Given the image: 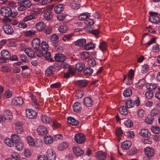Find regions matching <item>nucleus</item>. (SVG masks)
<instances>
[{
    "label": "nucleus",
    "mask_w": 160,
    "mask_h": 160,
    "mask_svg": "<svg viewBox=\"0 0 160 160\" xmlns=\"http://www.w3.org/2000/svg\"><path fill=\"white\" fill-rule=\"evenodd\" d=\"M119 111L121 114L125 115L128 114V111L126 107L124 106H122L119 108Z\"/></svg>",
    "instance_id": "40"
},
{
    "label": "nucleus",
    "mask_w": 160,
    "mask_h": 160,
    "mask_svg": "<svg viewBox=\"0 0 160 160\" xmlns=\"http://www.w3.org/2000/svg\"><path fill=\"white\" fill-rule=\"evenodd\" d=\"M46 157L48 160H55L56 155L53 150L52 149H48L46 152Z\"/></svg>",
    "instance_id": "4"
},
{
    "label": "nucleus",
    "mask_w": 160,
    "mask_h": 160,
    "mask_svg": "<svg viewBox=\"0 0 160 160\" xmlns=\"http://www.w3.org/2000/svg\"><path fill=\"white\" fill-rule=\"evenodd\" d=\"M53 66L48 67L45 71V75L48 76H52L53 74Z\"/></svg>",
    "instance_id": "32"
},
{
    "label": "nucleus",
    "mask_w": 160,
    "mask_h": 160,
    "mask_svg": "<svg viewBox=\"0 0 160 160\" xmlns=\"http://www.w3.org/2000/svg\"><path fill=\"white\" fill-rule=\"evenodd\" d=\"M67 120L68 123L73 126H77L79 124V122L78 120L71 117H68Z\"/></svg>",
    "instance_id": "25"
},
{
    "label": "nucleus",
    "mask_w": 160,
    "mask_h": 160,
    "mask_svg": "<svg viewBox=\"0 0 160 160\" xmlns=\"http://www.w3.org/2000/svg\"><path fill=\"white\" fill-rule=\"evenodd\" d=\"M140 135L142 137H147L149 136V133L148 129H142L139 132Z\"/></svg>",
    "instance_id": "34"
},
{
    "label": "nucleus",
    "mask_w": 160,
    "mask_h": 160,
    "mask_svg": "<svg viewBox=\"0 0 160 160\" xmlns=\"http://www.w3.org/2000/svg\"><path fill=\"white\" fill-rule=\"evenodd\" d=\"M35 17L33 15H30L26 17H25L23 19V20L25 22H27L32 19L35 18Z\"/></svg>",
    "instance_id": "49"
},
{
    "label": "nucleus",
    "mask_w": 160,
    "mask_h": 160,
    "mask_svg": "<svg viewBox=\"0 0 160 160\" xmlns=\"http://www.w3.org/2000/svg\"><path fill=\"white\" fill-rule=\"evenodd\" d=\"M124 124V125L128 128H130L133 125V123L130 120H128L125 121Z\"/></svg>",
    "instance_id": "56"
},
{
    "label": "nucleus",
    "mask_w": 160,
    "mask_h": 160,
    "mask_svg": "<svg viewBox=\"0 0 160 160\" xmlns=\"http://www.w3.org/2000/svg\"><path fill=\"white\" fill-rule=\"evenodd\" d=\"M37 130L39 134L41 135L46 134L48 133L47 129L46 127L42 126L38 127Z\"/></svg>",
    "instance_id": "18"
},
{
    "label": "nucleus",
    "mask_w": 160,
    "mask_h": 160,
    "mask_svg": "<svg viewBox=\"0 0 160 160\" xmlns=\"http://www.w3.org/2000/svg\"><path fill=\"white\" fill-rule=\"evenodd\" d=\"M27 139L28 141V143L30 146L32 147L35 146V142L32 137L31 136H28L27 137Z\"/></svg>",
    "instance_id": "31"
},
{
    "label": "nucleus",
    "mask_w": 160,
    "mask_h": 160,
    "mask_svg": "<svg viewBox=\"0 0 160 160\" xmlns=\"http://www.w3.org/2000/svg\"><path fill=\"white\" fill-rule=\"evenodd\" d=\"M132 93V90L130 89L125 90L123 93V95L125 97H129L131 95Z\"/></svg>",
    "instance_id": "48"
},
{
    "label": "nucleus",
    "mask_w": 160,
    "mask_h": 160,
    "mask_svg": "<svg viewBox=\"0 0 160 160\" xmlns=\"http://www.w3.org/2000/svg\"><path fill=\"white\" fill-rule=\"evenodd\" d=\"M2 57L6 60L9 59L11 58V56L9 52L6 50H3L1 52Z\"/></svg>",
    "instance_id": "28"
},
{
    "label": "nucleus",
    "mask_w": 160,
    "mask_h": 160,
    "mask_svg": "<svg viewBox=\"0 0 160 160\" xmlns=\"http://www.w3.org/2000/svg\"><path fill=\"white\" fill-rule=\"evenodd\" d=\"M22 4V5H23L27 9V8H30L31 3L30 1L28 0H25L21 2Z\"/></svg>",
    "instance_id": "41"
},
{
    "label": "nucleus",
    "mask_w": 160,
    "mask_h": 160,
    "mask_svg": "<svg viewBox=\"0 0 160 160\" xmlns=\"http://www.w3.org/2000/svg\"><path fill=\"white\" fill-rule=\"evenodd\" d=\"M149 14L150 15L149 20L151 22L156 23L159 22L160 18L157 16L158 13L150 12Z\"/></svg>",
    "instance_id": "2"
},
{
    "label": "nucleus",
    "mask_w": 160,
    "mask_h": 160,
    "mask_svg": "<svg viewBox=\"0 0 160 160\" xmlns=\"http://www.w3.org/2000/svg\"><path fill=\"white\" fill-rule=\"evenodd\" d=\"M0 13L3 16L5 17H15L17 15L16 12L12 13L11 8L8 7L2 8L0 10Z\"/></svg>",
    "instance_id": "1"
},
{
    "label": "nucleus",
    "mask_w": 160,
    "mask_h": 160,
    "mask_svg": "<svg viewBox=\"0 0 160 160\" xmlns=\"http://www.w3.org/2000/svg\"><path fill=\"white\" fill-rule=\"evenodd\" d=\"M73 35V33H71L64 35L62 38L63 40L64 41H66L69 40L72 37Z\"/></svg>",
    "instance_id": "57"
},
{
    "label": "nucleus",
    "mask_w": 160,
    "mask_h": 160,
    "mask_svg": "<svg viewBox=\"0 0 160 160\" xmlns=\"http://www.w3.org/2000/svg\"><path fill=\"white\" fill-rule=\"evenodd\" d=\"M4 121L5 120H9L12 118V113L9 110H7L5 111L3 114Z\"/></svg>",
    "instance_id": "13"
},
{
    "label": "nucleus",
    "mask_w": 160,
    "mask_h": 160,
    "mask_svg": "<svg viewBox=\"0 0 160 160\" xmlns=\"http://www.w3.org/2000/svg\"><path fill=\"white\" fill-rule=\"evenodd\" d=\"M95 156L97 158L100 160H104L106 158V155L105 152L99 151L95 153Z\"/></svg>",
    "instance_id": "14"
},
{
    "label": "nucleus",
    "mask_w": 160,
    "mask_h": 160,
    "mask_svg": "<svg viewBox=\"0 0 160 160\" xmlns=\"http://www.w3.org/2000/svg\"><path fill=\"white\" fill-rule=\"evenodd\" d=\"M40 39L38 38L34 39L32 42V46L34 49H38L40 47Z\"/></svg>",
    "instance_id": "21"
},
{
    "label": "nucleus",
    "mask_w": 160,
    "mask_h": 160,
    "mask_svg": "<svg viewBox=\"0 0 160 160\" xmlns=\"http://www.w3.org/2000/svg\"><path fill=\"white\" fill-rule=\"evenodd\" d=\"M36 147L37 148H41L42 147L43 144V142L41 139H38L37 140Z\"/></svg>",
    "instance_id": "64"
},
{
    "label": "nucleus",
    "mask_w": 160,
    "mask_h": 160,
    "mask_svg": "<svg viewBox=\"0 0 160 160\" xmlns=\"http://www.w3.org/2000/svg\"><path fill=\"white\" fill-rule=\"evenodd\" d=\"M144 151L145 154L148 157H152L154 154V149L150 147H147L144 148Z\"/></svg>",
    "instance_id": "7"
},
{
    "label": "nucleus",
    "mask_w": 160,
    "mask_h": 160,
    "mask_svg": "<svg viewBox=\"0 0 160 160\" xmlns=\"http://www.w3.org/2000/svg\"><path fill=\"white\" fill-rule=\"evenodd\" d=\"M15 147L18 151H22L23 148V144L22 142H19L15 144Z\"/></svg>",
    "instance_id": "43"
},
{
    "label": "nucleus",
    "mask_w": 160,
    "mask_h": 160,
    "mask_svg": "<svg viewBox=\"0 0 160 160\" xmlns=\"http://www.w3.org/2000/svg\"><path fill=\"white\" fill-rule=\"evenodd\" d=\"M148 70V66L147 65H144L142 68V72L143 73H146Z\"/></svg>",
    "instance_id": "62"
},
{
    "label": "nucleus",
    "mask_w": 160,
    "mask_h": 160,
    "mask_svg": "<svg viewBox=\"0 0 160 160\" xmlns=\"http://www.w3.org/2000/svg\"><path fill=\"white\" fill-rule=\"evenodd\" d=\"M66 4L68 6L71 5V8L75 9H78L80 6L77 1L74 0H68Z\"/></svg>",
    "instance_id": "5"
},
{
    "label": "nucleus",
    "mask_w": 160,
    "mask_h": 160,
    "mask_svg": "<svg viewBox=\"0 0 160 160\" xmlns=\"http://www.w3.org/2000/svg\"><path fill=\"white\" fill-rule=\"evenodd\" d=\"M45 19L47 20L51 19L52 17V15L50 11H46L44 14Z\"/></svg>",
    "instance_id": "37"
},
{
    "label": "nucleus",
    "mask_w": 160,
    "mask_h": 160,
    "mask_svg": "<svg viewBox=\"0 0 160 160\" xmlns=\"http://www.w3.org/2000/svg\"><path fill=\"white\" fill-rule=\"evenodd\" d=\"M146 86L148 89H150V91L154 90L157 88L155 84H152V83H147L146 85Z\"/></svg>",
    "instance_id": "47"
},
{
    "label": "nucleus",
    "mask_w": 160,
    "mask_h": 160,
    "mask_svg": "<svg viewBox=\"0 0 160 160\" xmlns=\"http://www.w3.org/2000/svg\"><path fill=\"white\" fill-rule=\"evenodd\" d=\"M69 145V143L67 142H63L58 145V149L59 151H62L67 148Z\"/></svg>",
    "instance_id": "22"
},
{
    "label": "nucleus",
    "mask_w": 160,
    "mask_h": 160,
    "mask_svg": "<svg viewBox=\"0 0 160 160\" xmlns=\"http://www.w3.org/2000/svg\"><path fill=\"white\" fill-rule=\"evenodd\" d=\"M72 107L73 111L77 112H80L82 109V105L79 102L74 103Z\"/></svg>",
    "instance_id": "20"
},
{
    "label": "nucleus",
    "mask_w": 160,
    "mask_h": 160,
    "mask_svg": "<svg viewBox=\"0 0 160 160\" xmlns=\"http://www.w3.org/2000/svg\"><path fill=\"white\" fill-rule=\"evenodd\" d=\"M86 43V40L85 39H80L76 41L74 43L75 45L79 47H82Z\"/></svg>",
    "instance_id": "27"
},
{
    "label": "nucleus",
    "mask_w": 160,
    "mask_h": 160,
    "mask_svg": "<svg viewBox=\"0 0 160 160\" xmlns=\"http://www.w3.org/2000/svg\"><path fill=\"white\" fill-rule=\"evenodd\" d=\"M36 32L35 30H31L26 31L24 32V35L27 37H31L34 35Z\"/></svg>",
    "instance_id": "33"
},
{
    "label": "nucleus",
    "mask_w": 160,
    "mask_h": 160,
    "mask_svg": "<svg viewBox=\"0 0 160 160\" xmlns=\"http://www.w3.org/2000/svg\"><path fill=\"white\" fill-rule=\"evenodd\" d=\"M84 95V92L81 91H79L76 92L75 96L77 98L80 99Z\"/></svg>",
    "instance_id": "52"
},
{
    "label": "nucleus",
    "mask_w": 160,
    "mask_h": 160,
    "mask_svg": "<svg viewBox=\"0 0 160 160\" xmlns=\"http://www.w3.org/2000/svg\"><path fill=\"white\" fill-rule=\"evenodd\" d=\"M54 58L57 62H62L65 61L66 58L64 54L61 53H58L55 55Z\"/></svg>",
    "instance_id": "9"
},
{
    "label": "nucleus",
    "mask_w": 160,
    "mask_h": 160,
    "mask_svg": "<svg viewBox=\"0 0 160 160\" xmlns=\"http://www.w3.org/2000/svg\"><path fill=\"white\" fill-rule=\"evenodd\" d=\"M84 68V65L82 62H79L76 65V69L78 71H81Z\"/></svg>",
    "instance_id": "42"
},
{
    "label": "nucleus",
    "mask_w": 160,
    "mask_h": 160,
    "mask_svg": "<svg viewBox=\"0 0 160 160\" xmlns=\"http://www.w3.org/2000/svg\"><path fill=\"white\" fill-rule=\"evenodd\" d=\"M151 129L152 131L155 133L158 134L160 132V129L157 126L152 127Z\"/></svg>",
    "instance_id": "54"
},
{
    "label": "nucleus",
    "mask_w": 160,
    "mask_h": 160,
    "mask_svg": "<svg viewBox=\"0 0 160 160\" xmlns=\"http://www.w3.org/2000/svg\"><path fill=\"white\" fill-rule=\"evenodd\" d=\"M59 37L58 36L54 34L51 37V41L53 43H56L58 41Z\"/></svg>",
    "instance_id": "38"
},
{
    "label": "nucleus",
    "mask_w": 160,
    "mask_h": 160,
    "mask_svg": "<svg viewBox=\"0 0 160 160\" xmlns=\"http://www.w3.org/2000/svg\"><path fill=\"white\" fill-rule=\"evenodd\" d=\"M132 145V143L129 140H126L121 144V147L123 149L127 150L129 149Z\"/></svg>",
    "instance_id": "19"
},
{
    "label": "nucleus",
    "mask_w": 160,
    "mask_h": 160,
    "mask_svg": "<svg viewBox=\"0 0 160 160\" xmlns=\"http://www.w3.org/2000/svg\"><path fill=\"white\" fill-rule=\"evenodd\" d=\"M138 114L139 117L142 118L145 114V112L143 109H139L138 111Z\"/></svg>",
    "instance_id": "63"
},
{
    "label": "nucleus",
    "mask_w": 160,
    "mask_h": 160,
    "mask_svg": "<svg viewBox=\"0 0 160 160\" xmlns=\"http://www.w3.org/2000/svg\"><path fill=\"white\" fill-rule=\"evenodd\" d=\"M146 97L148 99H150L152 97L153 95V92L151 91L146 92L145 94Z\"/></svg>",
    "instance_id": "53"
},
{
    "label": "nucleus",
    "mask_w": 160,
    "mask_h": 160,
    "mask_svg": "<svg viewBox=\"0 0 160 160\" xmlns=\"http://www.w3.org/2000/svg\"><path fill=\"white\" fill-rule=\"evenodd\" d=\"M88 63L89 66L93 67L96 64V62L92 58L88 60Z\"/></svg>",
    "instance_id": "55"
},
{
    "label": "nucleus",
    "mask_w": 160,
    "mask_h": 160,
    "mask_svg": "<svg viewBox=\"0 0 160 160\" xmlns=\"http://www.w3.org/2000/svg\"><path fill=\"white\" fill-rule=\"evenodd\" d=\"M73 151L77 157H80L84 153V151L81 148L76 146L73 147Z\"/></svg>",
    "instance_id": "8"
},
{
    "label": "nucleus",
    "mask_w": 160,
    "mask_h": 160,
    "mask_svg": "<svg viewBox=\"0 0 160 160\" xmlns=\"http://www.w3.org/2000/svg\"><path fill=\"white\" fill-rule=\"evenodd\" d=\"M85 23L87 25L90 26L94 24V22L92 19H88L85 21Z\"/></svg>",
    "instance_id": "59"
},
{
    "label": "nucleus",
    "mask_w": 160,
    "mask_h": 160,
    "mask_svg": "<svg viewBox=\"0 0 160 160\" xmlns=\"http://www.w3.org/2000/svg\"><path fill=\"white\" fill-rule=\"evenodd\" d=\"M3 29L4 32L8 34H11L13 32V29L9 25H6L3 27Z\"/></svg>",
    "instance_id": "15"
},
{
    "label": "nucleus",
    "mask_w": 160,
    "mask_h": 160,
    "mask_svg": "<svg viewBox=\"0 0 160 160\" xmlns=\"http://www.w3.org/2000/svg\"><path fill=\"white\" fill-rule=\"evenodd\" d=\"M11 157L14 159L18 160L20 158L19 154L17 153L12 152L11 155Z\"/></svg>",
    "instance_id": "58"
},
{
    "label": "nucleus",
    "mask_w": 160,
    "mask_h": 160,
    "mask_svg": "<svg viewBox=\"0 0 160 160\" xmlns=\"http://www.w3.org/2000/svg\"><path fill=\"white\" fill-rule=\"evenodd\" d=\"M84 105L87 107H91L93 104V100L89 97L85 98L83 99Z\"/></svg>",
    "instance_id": "11"
},
{
    "label": "nucleus",
    "mask_w": 160,
    "mask_h": 160,
    "mask_svg": "<svg viewBox=\"0 0 160 160\" xmlns=\"http://www.w3.org/2000/svg\"><path fill=\"white\" fill-rule=\"evenodd\" d=\"M88 81L85 79L78 81L76 82V84L81 87H86L88 83Z\"/></svg>",
    "instance_id": "26"
},
{
    "label": "nucleus",
    "mask_w": 160,
    "mask_h": 160,
    "mask_svg": "<svg viewBox=\"0 0 160 160\" xmlns=\"http://www.w3.org/2000/svg\"><path fill=\"white\" fill-rule=\"evenodd\" d=\"M25 52L27 55L30 57H33L34 56V52L31 49L26 48L25 50Z\"/></svg>",
    "instance_id": "29"
},
{
    "label": "nucleus",
    "mask_w": 160,
    "mask_h": 160,
    "mask_svg": "<svg viewBox=\"0 0 160 160\" xmlns=\"http://www.w3.org/2000/svg\"><path fill=\"white\" fill-rule=\"evenodd\" d=\"M12 102L13 105L16 106H20L23 103V100L20 97H15L12 100Z\"/></svg>",
    "instance_id": "12"
},
{
    "label": "nucleus",
    "mask_w": 160,
    "mask_h": 160,
    "mask_svg": "<svg viewBox=\"0 0 160 160\" xmlns=\"http://www.w3.org/2000/svg\"><path fill=\"white\" fill-rule=\"evenodd\" d=\"M59 31L61 33L66 32L68 30V28L66 25L62 26L60 27L58 29Z\"/></svg>",
    "instance_id": "46"
},
{
    "label": "nucleus",
    "mask_w": 160,
    "mask_h": 160,
    "mask_svg": "<svg viewBox=\"0 0 160 160\" xmlns=\"http://www.w3.org/2000/svg\"><path fill=\"white\" fill-rule=\"evenodd\" d=\"M36 28L39 31H42L46 27V25L42 22H39L36 24Z\"/></svg>",
    "instance_id": "24"
},
{
    "label": "nucleus",
    "mask_w": 160,
    "mask_h": 160,
    "mask_svg": "<svg viewBox=\"0 0 160 160\" xmlns=\"http://www.w3.org/2000/svg\"><path fill=\"white\" fill-rule=\"evenodd\" d=\"M40 118L42 122L46 124L49 123L52 121V118L50 116L45 115H42Z\"/></svg>",
    "instance_id": "17"
},
{
    "label": "nucleus",
    "mask_w": 160,
    "mask_h": 160,
    "mask_svg": "<svg viewBox=\"0 0 160 160\" xmlns=\"http://www.w3.org/2000/svg\"><path fill=\"white\" fill-rule=\"evenodd\" d=\"M74 139L77 143L78 144L83 143L85 140L84 135L82 133H78L74 136Z\"/></svg>",
    "instance_id": "3"
},
{
    "label": "nucleus",
    "mask_w": 160,
    "mask_h": 160,
    "mask_svg": "<svg viewBox=\"0 0 160 160\" xmlns=\"http://www.w3.org/2000/svg\"><path fill=\"white\" fill-rule=\"evenodd\" d=\"M136 99L135 101L134 102L131 100H129L127 101L126 102L125 104L127 108H130L134 107L135 104L137 106H138L139 104V101L138 98Z\"/></svg>",
    "instance_id": "6"
},
{
    "label": "nucleus",
    "mask_w": 160,
    "mask_h": 160,
    "mask_svg": "<svg viewBox=\"0 0 160 160\" xmlns=\"http://www.w3.org/2000/svg\"><path fill=\"white\" fill-rule=\"evenodd\" d=\"M41 47L42 49L45 51L47 52L48 51V45L46 42H42L41 43Z\"/></svg>",
    "instance_id": "45"
},
{
    "label": "nucleus",
    "mask_w": 160,
    "mask_h": 160,
    "mask_svg": "<svg viewBox=\"0 0 160 160\" xmlns=\"http://www.w3.org/2000/svg\"><path fill=\"white\" fill-rule=\"evenodd\" d=\"M19 27L22 28H26L28 27V25L27 23L24 22H21L18 24Z\"/></svg>",
    "instance_id": "60"
},
{
    "label": "nucleus",
    "mask_w": 160,
    "mask_h": 160,
    "mask_svg": "<svg viewBox=\"0 0 160 160\" xmlns=\"http://www.w3.org/2000/svg\"><path fill=\"white\" fill-rule=\"evenodd\" d=\"M22 124L21 122H18L15 124L16 131L18 134H21L23 131L22 128Z\"/></svg>",
    "instance_id": "16"
},
{
    "label": "nucleus",
    "mask_w": 160,
    "mask_h": 160,
    "mask_svg": "<svg viewBox=\"0 0 160 160\" xmlns=\"http://www.w3.org/2000/svg\"><path fill=\"white\" fill-rule=\"evenodd\" d=\"M4 94L5 96L6 97H7V98H9L12 96V93L10 90H7L5 91Z\"/></svg>",
    "instance_id": "61"
},
{
    "label": "nucleus",
    "mask_w": 160,
    "mask_h": 160,
    "mask_svg": "<svg viewBox=\"0 0 160 160\" xmlns=\"http://www.w3.org/2000/svg\"><path fill=\"white\" fill-rule=\"evenodd\" d=\"M26 112L27 117L29 118L33 119L36 117V112L30 109H26Z\"/></svg>",
    "instance_id": "10"
},
{
    "label": "nucleus",
    "mask_w": 160,
    "mask_h": 160,
    "mask_svg": "<svg viewBox=\"0 0 160 160\" xmlns=\"http://www.w3.org/2000/svg\"><path fill=\"white\" fill-rule=\"evenodd\" d=\"M64 6L63 4H59L55 6L54 10L57 13H59L63 11Z\"/></svg>",
    "instance_id": "23"
},
{
    "label": "nucleus",
    "mask_w": 160,
    "mask_h": 160,
    "mask_svg": "<svg viewBox=\"0 0 160 160\" xmlns=\"http://www.w3.org/2000/svg\"><path fill=\"white\" fill-rule=\"evenodd\" d=\"M94 44L92 43H89L86 45L84 48L86 50H89L94 48Z\"/></svg>",
    "instance_id": "51"
},
{
    "label": "nucleus",
    "mask_w": 160,
    "mask_h": 160,
    "mask_svg": "<svg viewBox=\"0 0 160 160\" xmlns=\"http://www.w3.org/2000/svg\"><path fill=\"white\" fill-rule=\"evenodd\" d=\"M160 112L159 110L158 109L154 108L151 112V114L152 116L157 115Z\"/></svg>",
    "instance_id": "50"
},
{
    "label": "nucleus",
    "mask_w": 160,
    "mask_h": 160,
    "mask_svg": "<svg viewBox=\"0 0 160 160\" xmlns=\"http://www.w3.org/2000/svg\"><path fill=\"white\" fill-rule=\"evenodd\" d=\"M99 47L102 52H104L107 50V45L105 42H102L100 43Z\"/></svg>",
    "instance_id": "30"
},
{
    "label": "nucleus",
    "mask_w": 160,
    "mask_h": 160,
    "mask_svg": "<svg viewBox=\"0 0 160 160\" xmlns=\"http://www.w3.org/2000/svg\"><path fill=\"white\" fill-rule=\"evenodd\" d=\"M90 16V14L87 12H84L82 13L79 17V19L83 21L85 19L89 18Z\"/></svg>",
    "instance_id": "36"
},
{
    "label": "nucleus",
    "mask_w": 160,
    "mask_h": 160,
    "mask_svg": "<svg viewBox=\"0 0 160 160\" xmlns=\"http://www.w3.org/2000/svg\"><path fill=\"white\" fill-rule=\"evenodd\" d=\"M93 72L92 69L90 68H87L83 71V73L85 75H90L92 74Z\"/></svg>",
    "instance_id": "44"
},
{
    "label": "nucleus",
    "mask_w": 160,
    "mask_h": 160,
    "mask_svg": "<svg viewBox=\"0 0 160 160\" xmlns=\"http://www.w3.org/2000/svg\"><path fill=\"white\" fill-rule=\"evenodd\" d=\"M44 142L46 144H50L52 143L53 141L52 138L50 136H45L44 138Z\"/></svg>",
    "instance_id": "39"
},
{
    "label": "nucleus",
    "mask_w": 160,
    "mask_h": 160,
    "mask_svg": "<svg viewBox=\"0 0 160 160\" xmlns=\"http://www.w3.org/2000/svg\"><path fill=\"white\" fill-rule=\"evenodd\" d=\"M11 138L12 140L14 142V145L15 144L18 142L20 139V138L19 136L16 134H14L11 136Z\"/></svg>",
    "instance_id": "35"
}]
</instances>
